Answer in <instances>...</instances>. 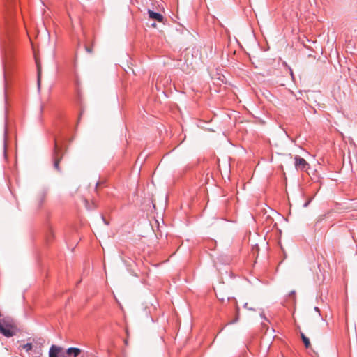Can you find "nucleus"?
<instances>
[{
	"label": "nucleus",
	"mask_w": 357,
	"mask_h": 357,
	"mask_svg": "<svg viewBox=\"0 0 357 357\" xmlns=\"http://www.w3.org/2000/svg\"><path fill=\"white\" fill-rule=\"evenodd\" d=\"M3 146H4V152L6 151V144L4 143L3 144Z\"/></svg>",
	"instance_id": "nucleus-16"
},
{
	"label": "nucleus",
	"mask_w": 357,
	"mask_h": 357,
	"mask_svg": "<svg viewBox=\"0 0 357 357\" xmlns=\"http://www.w3.org/2000/svg\"><path fill=\"white\" fill-rule=\"evenodd\" d=\"M36 64L37 67V84L38 89H40L41 83L42 68L41 64L38 59H36Z\"/></svg>",
	"instance_id": "nucleus-4"
},
{
	"label": "nucleus",
	"mask_w": 357,
	"mask_h": 357,
	"mask_svg": "<svg viewBox=\"0 0 357 357\" xmlns=\"http://www.w3.org/2000/svg\"><path fill=\"white\" fill-rule=\"evenodd\" d=\"M61 347L52 345L49 351V357H58L59 352L61 351Z\"/></svg>",
	"instance_id": "nucleus-5"
},
{
	"label": "nucleus",
	"mask_w": 357,
	"mask_h": 357,
	"mask_svg": "<svg viewBox=\"0 0 357 357\" xmlns=\"http://www.w3.org/2000/svg\"><path fill=\"white\" fill-rule=\"evenodd\" d=\"M301 339L305 344L306 348H309L310 347V342L308 337H307L303 333H301Z\"/></svg>",
	"instance_id": "nucleus-7"
},
{
	"label": "nucleus",
	"mask_w": 357,
	"mask_h": 357,
	"mask_svg": "<svg viewBox=\"0 0 357 357\" xmlns=\"http://www.w3.org/2000/svg\"><path fill=\"white\" fill-rule=\"evenodd\" d=\"M295 294V291H292L291 293H290V295H294Z\"/></svg>",
	"instance_id": "nucleus-14"
},
{
	"label": "nucleus",
	"mask_w": 357,
	"mask_h": 357,
	"mask_svg": "<svg viewBox=\"0 0 357 357\" xmlns=\"http://www.w3.org/2000/svg\"><path fill=\"white\" fill-rule=\"evenodd\" d=\"M21 347L24 349L26 352L30 351L33 349V347L32 343H26L21 346Z\"/></svg>",
	"instance_id": "nucleus-8"
},
{
	"label": "nucleus",
	"mask_w": 357,
	"mask_h": 357,
	"mask_svg": "<svg viewBox=\"0 0 357 357\" xmlns=\"http://www.w3.org/2000/svg\"><path fill=\"white\" fill-rule=\"evenodd\" d=\"M85 50H86V51L87 52H89V53H91V52H93L92 48H91V47H88V46H86V47H85Z\"/></svg>",
	"instance_id": "nucleus-12"
},
{
	"label": "nucleus",
	"mask_w": 357,
	"mask_h": 357,
	"mask_svg": "<svg viewBox=\"0 0 357 357\" xmlns=\"http://www.w3.org/2000/svg\"><path fill=\"white\" fill-rule=\"evenodd\" d=\"M63 158V154L61 153V149L57 144V142L54 143V153H53V160H54V167L57 170L60 171L59 162Z\"/></svg>",
	"instance_id": "nucleus-1"
},
{
	"label": "nucleus",
	"mask_w": 357,
	"mask_h": 357,
	"mask_svg": "<svg viewBox=\"0 0 357 357\" xmlns=\"http://www.w3.org/2000/svg\"><path fill=\"white\" fill-rule=\"evenodd\" d=\"M294 165L297 170H305L308 168L309 164L303 158L295 155L294 158Z\"/></svg>",
	"instance_id": "nucleus-2"
},
{
	"label": "nucleus",
	"mask_w": 357,
	"mask_h": 357,
	"mask_svg": "<svg viewBox=\"0 0 357 357\" xmlns=\"http://www.w3.org/2000/svg\"><path fill=\"white\" fill-rule=\"evenodd\" d=\"M149 17L153 20L157 21L158 22H163L164 17L162 14L159 13L154 12L150 9L147 11Z\"/></svg>",
	"instance_id": "nucleus-3"
},
{
	"label": "nucleus",
	"mask_w": 357,
	"mask_h": 357,
	"mask_svg": "<svg viewBox=\"0 0 357 357\" xmlns=\"http://www.w3.org/2000/svg\"><path fill=\"white\" fill-rule=\"evenodd\" d=\"M81 352V349L77 347H70L66 350V354L73 357H78Z\"/></svg>",
	"instance_id": "nucleus-6"
},
{
	"label": "nucleus",
	"mask_w": 357,
	"mask_h": 357,
	"mask_svg": "<svg viewBox=\"0 0 357 357\" xmlns=\"http://www.w3.org/2000/svg\"><path fill=\"white\" fill-rule=\"evenodd\" d=\"M244 307H245V308L248 309L249 310H253V311H255V309L254 307H248V303H247L244 304Z\"/></svg>",
	"instance_id": "nucleus-11"
},
{
	"label": "nucleus",
	"mask_w": 357,
	"mask_h": 357,
	"mask_svg": "<svg viewBox=\"0 0 357 357\" xmlns=\"http://www.w3.org/2000/svg\"><path fill=\"white\" fill-rule=\"evenodd\" d=\"M44 199H45V195H44V194H41V195L38 197V207H40V206H42V204H43V202Z\"/></svg>",
	"instance_id": "nucleus-9"
},
{
	"label": "nucleus",
	"mask_w": 357,
	"mask_h": 357,
	"mask_svg": "<svg viewBox=\"0 0 357 357\" xmlns=\"http://www.w3.org/2000/svg\"><path fill=\"white\" fill-rule=\"evenodd\" d=\"M238 311H239V308H238V307L236 305V314H236V317L235 319H234V320H233V321H231L229 322V324H234V323H236V322H237V321H238V318H239V317H238Z\"/></svg>",
	"instance_id": "nucleus-10"
},
{
	"label": "nucleus",
	"mask_w": 357,
	"mask_h": 357,
	"mask_svg": "<svg viewBox=\"0 0 357 357\" xmlns=\"http://www.w3.org/2000/svg\"><path fill=\"white\" fill-rule=\"evenodd\" d=\"M314 310H315V311H317V312H319V314H320V311H319V307H314Z\"/></svg>",
	"instance_id": "nucleus-13"
},
{
	"label": "nucleus",
	"mask_w": 357,
	"mask_h": 357,
	"mask_svg": "<svg viewBox=\"0 0 357 357\" xmlns=\"http://www.w3.org/2000/svg\"><path fill=\"white\" fill-rule=\"evenodd\" d=\"M155 26H156L155 23L152 24V26L155 27Z\"/></svg>",
	"instance_id": "nucleus-15"
}]
</instances>
